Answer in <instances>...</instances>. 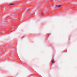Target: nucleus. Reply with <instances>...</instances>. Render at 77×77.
<instances>
[{"label":"nucleus","mask_w":77,"mask_h":77,"mask_svg":"<svg viewBox=\"0 0 77 77\" xmlns=\"http://www.w3.org/2000/svg\"><path fill=\"white\" fill-rule=\"evenodd\" d=\"M14 5V4H10V5Z\"/></svg>","instance_id":"nucleus-3"},{"label":"nucleus","mask_w":77,"mask_h":77,"mask_svg":"<svg viewBox=\"0 0 77 77\" xmlns=\"http://www.w3.org/2000/svg\"><path fill=\"white\" fill-rule=\"evenodd\" d=\"M51 63L52 64V63H54V60H52Z\"/></svg>","instance_id":"nucleus-1"},{"label":"nucleus","mask_w":77,"mask_h":77,"mask_svg":"<svg viewBox=\"0 0 77 77\" xmlns=\"http://www.w3.org/2000/svg\"><path fill=\"white\" fill-rule=\"evenodd\" d=\"M61 5H57V8H59V7H61Z\"/></svg>","instance_id":"nucleus-2"}]
</instances>
